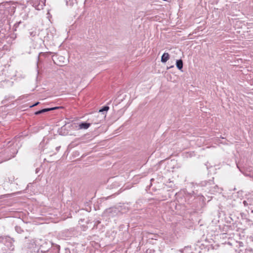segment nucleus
<instances>
[{
	"label": "nucleus",
	"mask_w": 253,
	"mask_h": 253,
	"mask_svg": "<svg viewBox=\"0 0 253 253\" xmlns=\"http://www.w3.org/2000/svg\"><path fill=\"white\" fill-rule=\"evenodd\" d=\"M39 104V102H38L36 103L35 104L31 106L30 107H34V106H37Z\"/></svg>",
	"instance_id": "obj_6"
},
{
	"label": "nucleus",
	"mask_w": 253,
	"mask_h": 253,
	"mask_svg": "<svg viewBox=\"0 0 253 253\" xmlns=\"http://www.w3.org/2000/svg\"><path fill=\"white\" fill-rule=\"evenodd\" d=\"M109 109L108 106H104L102 109H100L97 113L96 117L99 118L98 120L96 121L94 120V124H98L103 122L105 118L106 115L103 113L107 112Z\"/></svg>",
	"instance_id": "obj_1"
},
{
	"label": "nucleus",
	"mask_w": 253,
	"mask_h": 253,
	"mask_svg": "<svg viewBox=\"0 0 253 253\" xmlns=\"http://www.w3.org/2000/svg\"><path fill=\"white\" fill-rule=\"evenodd\" d=\"M90 123H82L80 124L78 126L79 129H87L90 126Z\"/></svg>",
	"instance_id": "obj_3"
},
{
	"label": "nucleus",
	"mask_w": 253,
	"mask_h": 253,
	"mask_svg": "<svg viewBox=\"0 0 253 253\" xmlns=\"http://www.w3.org/2000/svg\"><path fill=\"white\" fill-rule=\"evenodd\" d=\"M176 65L179 70H181L183 68V61L182 60H178L176 61Z\"/></svg>",
	"instance_id": "obj_5"
},
{
	"label": "nucleus",
	"mask_w": 253,
	"mask_h": 253,
	"mask_svg": "<svg viewBox=\"0 0 253 253\" xmlns=\"http://www.w3.org/2000/svg\"><path fill=\"white\" fill-rule=\"evenodd\" d=\"M58 108H59V107H53V108H50L43 109H42L41 110L37 111L36 112H35V114L36 115H39V114H41L42 113H45V112H48V111H51V110H55V109H58Z\"/></svg>",
	"instance_id": "obj_2"
},
{
	"label": "nucleus",
	"mask_w": 253,
	"mask_h": 253,
	"mask_svg": "<svg viewBox=\"0 0 253 253\" xmlns=\"http://www.w3.org/2000/svg\"><path fill=\"white\" fill-rule=\"evenodd\" d=\"M60 146H59V147H57L56 148V150H57V151H58V150H59V148H60Z\"/></svg>",
	"instance_id": "obj_7"
},
{
	"label": "nucleus",
	"mask_w": 253,
	"mask_h": 253,
	"mask_svg": "<svg viewBox=\"0 0 253 253\" xmlns=\"http://www.w3.org/2000/svg\"><path fill=\"white\" fill-rule=\"evenodd\" d=\"M169 58V55L168 53H164L162 56L161 61L162 62H166Z\"/></svg>",
	"instance_id": "obj_4"
},
{
	"label": "nucleus",
	"mask_w": 253,
	"mask_h": 253,
	"mask_svg": "<svg viewBox=\"0 0 253 253\" xmlns=\"http://www.w3.org/2000/svg\"><path fill=\"white\" fill-rule=\"evenodd\" d=\"M244 205H246V202L245 201H244Z\"/></svg>",
	"instance_id": "obj_8"
}]
</instances>
